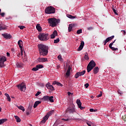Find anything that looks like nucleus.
I'll return each instance as SVG.
<instances>
[{
  "label": "nucleus",
  "instance_id": "54",
  "mask_svg": "<svg viewBox=\"0 0 126 126\" xmlns=\"http://www.w3.org/2000/svg\"><path fill=\"white\" fill-rule=\"evenodd\" d=\"M67 94H68V96H70V95H73V93H70V92H68L67 93Z\"/></svg>",
  "mask_w": 126,
  "mask_h": 126
},
{
  "label": "nucleus",
  "instance_id": "40",
  "mask_svg": "<svg viewBox=\"0 0 126 126\" xmlns=\"http://www.w3.org/2000/svg\"><path fill=\"white\" fill-rule=\"evenodd\" d=\"M60 42V38H57V39L54 40V44H57Z\"/></svg>",
  "mask_w": 126,
  "mask_h": 126
},
{
  "label": "nucleus",
  "instance_id": "2",
  "mask_svg": "<svg viewBox=\"0 0 126 126\" xmlns=\"http://www.w3.org/2000/svg\"><path fill=\"white\" fill-rule=\"evenodd\" d=\"M48 23L50 24L51 27H56L59 23H60L61 20L60 19H56V18H51L47 19Z\"/></svg>",
  "mask_w": 126,
  "mask_h": 126
},
{
  "label": "nucleus",
  "instance_id": "53",
  "mask_svg": "<svg viewBox=\"0 0 126 126\" xmlns=\"http://www.w3.org/2000/svg\"><path fill=\"white\" fill-rule=\"evenodd\" d=\"M79 109H80V110H84V109H85V107H83V106H80Z\"/></svg>",
  "mask_w": 126,
  "mask_h": 126
},
{
  "label": "nucleus",
  "instance_id": "7",
  "mask_svg": "<svg viewBox=\"0 0 126 126\" xmlns=\"http://www.w3.org/2000/svg\"><path fill=\"white\" fill-rule=\"evenodd\" d=\"M4 62H6V58L2 56L0 58V67H3Z\"/></svg>",
  "mask_w": 126,
  "mask_h": 126
},
{
  "label": "nucleus",
  "instance_id": "47",
  "mask_svg": "<svg viewBox=\"0 0 126 126\" xmlns=\"http://www.w3.org/2000/svg\"><path fill=\"white\" fill-rule=\"evenodd\" d=\"M93 29H94V28L93 27H92L88 28V30H89V31H90L91 30H93Z\"/></svg>",
  "mask_w": 126,
  "mask_h": 126
},
{
  "label": "nucleus",
  "instance_id": "18",
  "mask_svg": "<svg viewBox=\"0 0 126 126\" xmlns=\"http://www.w3.org/2000/svg\"><path fill=\"white\" fill-rule=\"evenodd\" d=\"M98 72H99V67L96 66L94 68L93 73H94V74H97Z\"/></svg>",
  "mask_w": 126,
  "mask_h": 126
},
{
  "label": "nucleus",
  "instance_id": "49",
  "mask_svg": "<svg viewBox=\"0 0 126 126\" xmlns=\"http://www.w3.org/2000/svg\"><path fill=\"white\" fill-rule=\"evenodd\" d=\"M0 15H1V16H2V17H4V15H5V13H0Z\"/></svg>",
  "mask_w": 126,
  "mask_h": 126
},
{
  "label": "nucleus",
  "instance_id": "14",
  "mask_svg": "<svg viewBox=\"0 0 126 126\" xmlns=\"http://www.w3.org/2000/svg\"><path fill=\"white\" fill-rule=\"evenodd\" d=\"M83 47H84V41H81L80 45L77 49V51L78 52L81 51V50H82V49H83Z\"/></svg>",
  "mask_w": 126,
  "mask_h": 126
},
{
  "label": "nucleus",
  "instance_id": "26",
  "mask_svg": "<svg viewBox=\"0 0 126 126\" xmlns=\"http://www.w3.org/2000/svg\"><path fill=\"white\" fill-rule=\"evenodd\" d=\"M55 110H52L50 111L46 115V116L49 118L50 117V116H52V114H53V113H54Z\"/></svg>",
  "mask_w": 126,
  "mask_h": 126
},
{
  "label": "nucleus",
  "instance_id": "60",
  "mask_svg": "<svg viewBox=\"0 0 126 126\" xmlns=\"http://www.w3.org/2000/svg\"><path fill=\"white\" fill-rule=\"evenodd\" d=\"M91 98H92V99H93V98H94V96H91Z\"/></svg>",
  "mask_w": 126,
  "mask_h": 126
},
{
  "label": "nucleus",
  "instance_id": "62",
  "mask_svg": "<svg viewBox=\"0 0 126 126\" xmlns=\"http://www.w3.org/2000/svg\"><path fill=\"white\" fill-rule=\"evenodd\" d=\"M0 95H1V92H0Z\"/></svg>",
  "mask_w": 126,
  "mask_h": 126
},
{
  "label": "nucleus",
  "instance_id": "29",
  "mask_svg": "<svg viewBox=\"0 0 126 126\" xmlns=\"http://www.w3.org/2000/svg\"><path fill=\"white\" fill-rule=\"evenodd\" d=\"M48 101H50L51 103H54V96H48Z\"/></svg>",
  "mask_w": 126,
  "mask_h": 126
},
{
  "label": "nucleus",
  "instance_id": "9",
  "mask_svg": "<svg viewBox=\"0 0 126 126\" xmlns=\"http://www.w3.org/2000/svg\"><path fill=\"white\" fill-rule=\"evenodd\" d=\"M85 72H86V71L84 70L82 72H78L76 73L75 75V78H78L79 76H81L82 75H84Z\"/></svg>",
  "mask_w": 126,
  "mask_h": 126
},
{
  "label": "nucleus",
  "instance_id": "58",
  "mask_svg": "<svg viewBox=\"0 0 126 126\" xmlns=\"http://www.w3.org/2000/svg\"><path fill=\"white\" fill-rule=\"evenodd\" d=\"M20 56H21L20 53H19L17 54V57H18L19 58H20Z\"/></svg>",
  "mask_w": 126,
  "mask_h": 126
},
{
  "label": "nucleus",
  "instance_id": "42",
  "mask_svg": "<svg viewBox=\"0 0 126 126\" xmlns=\"http://www.w3.org/2000/svg\"><path fill=\"white\" fill-rule=\"evenodd\" d=\"M82 33V30L80 29L77 31V34H81Z\"/></svg>",
  "mask_w": 126,
  "mask_h": 126
},
{
  "label": "nucleus",
  "instance_id": "19",
  "mask_svg": "<svg viewBox=\"0 0 126 126\" xmlns=\"http://www.w3.org/2000/svg\"><path fill=\"white\" fill-rule=\"evenodd\" d=\"M30 107H31V108H30ZM31 108H32V105L30 106V105H29V108L26 112V115L27 116H29V115H30V113H31Z\"/></svg>",
  "mask_w": 126,
  "mask_h": 126
},
{
  "label": "nucleus",
  "instance_id": "56",
  "mask_svg": "<svg viewBox=\"0 0 126 126\" xmlns=\"http://www.w3.org/2000/svg\"><path fill=\"white\" fill-rule=\"evenodd\" d=\"M6 55H7V57H9V56H10V53L7 52Z\"/></svg>",
  "mask_w": 126,
  "mask_h": 126
},
{
  "label": "nucleus",
  "instance_id": "38",
  "mask_svg": "<svg viewBox=\"0 0 126 126\" xmlns=\"http://www.w3.org/2000/svg\"><path fill=\"white\" fill-rule=\"evenodd\" d=\"M32 71H37V70H39V69H38V67L36 65L35 67L32 68Z\"/></svg>",
  "mask_w": 126,
  "mask_h": 126
},
{
  "label": "nucleus",
  "instance_id": "55",
  "mask_svg": "<svg viewBox=\"0 0 126 126\" xmlns=\"http://www.w3.org/2000/svg\"><path fill=\"white\" fill-rule=\"evenodd\" d=\"M87 125H88L89 126H91V122L87 123Z\"/></svg>",
  "mask_w": 126,
  "mask_h": 126
},
{
  "label": "nucleus",
  "instance_id": "25",
  "mask_svg": "<svg viewBox=\"0 0 126 126\" xmlns=\"http://www.w3.org/2000/svg\"><path fill=\"white\" fill-rule=\"evenodd\" d=\"M36 28L37 30L39 31V32H41V31H42V27H41L40 24L36 25Z\"/></svg>",
  "mask_w": 126,
  "mask_h": 126
},
{
  "label": "nucleus",
  "instance_id": "5",
  "mask_svg": "<svg viewBox=\"0 0 126 126\" xmlns=\"http://www.w3.org/2000/svg\"><path fill=\"white\" fill-rule=\"evenodd\" d=\"M45 13L47 14H52L53 13H56V9L52 6H48L46 8L45 10Z\"/></svg>",
  "mask_w": 126,
  "mask_h": 126
},
{
  "label": "nucleus",
  "instance_id": "34",
  "mask_svg": "<svg viewBox=\"0 0 126 126\" xmlns=\"http://www.w3.org/2000/svg\"><path fill=\"white\" fill-rule=\"evenodd\" d=\"M5 96L7 97V99L9 102H10L11 101V99L10 98V96H9V95L7 94H5Z\"/></svg>",
  "mask_w": 126,
  "mask_h": 126
},
{
  "label": "nucleus",
  "instance_id": "16",
  "mask_svg": "<svg viewBox=\"0 0 126 126\" xmlns=\"http://www.w3.org/2000/svg\"><path fill=\"white\" fill-rule=\"evenodd\" d=\"M2 36L5 38V39H10L11 38V35L8 33H3Z\"/></svg>",
  "mask_w": 126,
  "mask_h": 126
},
{
  "label": "nucleus",
  "instance_id": "28",
  "mask_svg": "<svg viewBox=\"0 0 126 126\" xmlns=\"http://www.w3.org/2000/svg\"><path fill=\"white\" fill-rule=\"evenodd\" d=\"M15 119L16 120L17 123H20L21 122V119H20V118L17 116H14Z\"/></svg>",
  "mask_w": 126,
  "mask_h": 126
},
{
  "label": "nucleus",
  "instance_id": "48",
  "mask_svg": "<svg viewBox=\"0 0 126 126\" xmlns=\"http://www.w3.org/2000/svg\"><path fill=\"white\" fill-rule=\"evenodd\" d=\"M41 94V92H37V93L35 94V96H36V97L39 96V95Z\"/></svg>",
  "mask_w": 126,
  "mask_h": 126
},
{
  "label": "nucleus",
  "instance_id": "64",
  "mask_svg": "<svg viewBox=\"0 0 126 126\" xmlns=\"http://www.w3.org/2000/svg\"><path fill=\"white\" fill-rule=\"evenodd\" d=\"M107 0V1H109V0Z\"/></svg>",
  "mask_w": 126,
  "mask_h": 126
},
{
  "label": "nucleus",
  "instance_id": "23",
  "mask_svg": "<svg viewBox=\"0 0 126 126\" xmlns=\"http://www.w3.org/2000/svg\"><path fill=\"white\" fill-rule=\"evenodd\" d=\"M23 43V42H22V40H19L18 41V45H19V48H20V49L21 50H22V44Z\"/></svg>",
  "mask_w": 126,
  "mask_h": 126
},
{
  "label": "nucleus",
  "instance_id": "24",
  "mask_svg": "<svg viewBox=\"0 0 126 126\" xmlns=\"http://www.w3.org/2000/svg\"><path fill=\"white\" fill-rule=\"evenodd\" d=\"M39 104H41V101L37 100L34 102L33 108L35 109V108H37V106L39 105Z\"/></svg>",
  "mask_w": 126,
  "mask_h": 126
},
{
  "label": "nucleus",
  "instance_id": "20",
  "mask_svg": "<svg viewBox=\"0 0 126 126\" xmlns=\"http://www.w3.org/2000/svg\"><path fill=\"white\" fill-rule=\"evenodd\" d=\"M6 26L5 25L0 24V31H1V30H6Z\"/></svg>",
  "mask_w": 126,
  "mask_h": 126
},
{
  "label": "nucleus",
  "instance_id": "51",
  "mask_svg": "<svg viewBox=\"0 0 126 126\" xmlns=\"http://www.w3.org/2000/svg\"><path fill=\"white\" fill-rule=\"evenodd\" d=\"M122 119H123V120H124V121H126V115L123 116Z\"/></svg>",
  "mask_w": 126,
  "mask_h": 126
},
{
  "label": "nucleus",
  "instance_id": "41",
  "mask_svg": "<svg viewBox=\"0 0 126 126\" xmlns=\"http://www.w3.org/2000/svg\"><path fill=\"white\" fill-rule=\"evenodd\" d=\"M102 95H103V92H100V94L97 95V97L100 98V97H101Z\"/></svg>",
  "mask_w": 126,
  "mask_h": 126
},
{
  "label": "nucleus",
  "instance_id": "1",
  "mask_svg": "<svg viewBox=\"0 0 126 126\" xmlns=\"http://www.w3.org/2000/svg\"><path fill=\"white\" fill-rule=\"evenodd\" d=\"M38 52L40 56H43L45 57L48 56V53H49V47L44 44H38Z\"/></svg>",
  "mask_w": 126,
  "mask_h": 126
},
{
  "label": "nucleus",
  "instance_id": "37",
  "mask_svg": "<svg viewBox=\"0 0 126 126\" xmlns=\"http://www.w3.org/2000/svg\"><path fill=\"white\" fill-rule=\"evenodd\" d=\"M68 32H71V30H72V25H69V27L68 29Z\"/></svg>",
  "mask_w": 126,
  "mask_h": 126
},
{
  "label": "nucleus",
  "instance_id": "4",
  "mask_svg": "<svg viewBox=\"0 0 126 126\" xmlns=\"http://www.w3.org/2000/svg\"><path fill=\"white\" fill-rule=\"evenodd\" d=\"M95 66H96V63L94 62V60L91 61L87 67V72H89L91 70H92Z\"/></svg>",
  "mask_w": 126,
  "mask_h": 126
},
{
  "label": "nucleus",
  "instance_id": "22",
  "mask_svg": "<svg viewBox=\"0 0 126 126\" xmlns=\"http://www.w3.org/2000/svg\"><path fill=\"white\" fill-rule=\"evenodd\" d=\"M70 69H71V67H70V66H69L66 73V75L67 76H69V74H70Z\"/></svg>",
  "mask_w": 126,
  "mask_h": 126
},
{
  "label": "nucleus",
  "instance_id": "31",
  "mask_svg": "<svg viewBox=\"0 0 126 126\" xmlns=\"http://www.w3.org/2000/svg\"><path fill=\"white\" fill-rule=\"evenodd\" d=\"M42 100H43V101H49V96H44L42 98Z\"/></svg>",
  "mask_w": 126,
  "mask_h": 126
},
{
  "label": "nucleus",
  "instance_id": "15",
  "mask_svg": "<svg viewBox=\"0 0 126 126\" xmlns=\"http://www.w3.org/2000/svg\"><path fill=\"white\" fill-rule=\"evenodd\" d=\"M56 36H58V32L55 30L53 33L51 35V39H55Z\"/></svg>",
  "mask_w": 126,
  "mask_h": 126
},
{
  "label": "nucleus",
  "instance_id": "59",
  "mask_svg": "<svg viewBox=\"0 0 126 126\" xmlns=\"http://www.w3.org/2000/svg\"><path fill=\"white\" fill-rule=\"evenodd\" d=\"M21 55L23 56V51H22V49H21Z\"/></svg>",
  "mask_w": 126,
  "mask_h": 126
},
{
  "label": "nucleus",
  "instance_id": "44",
  "mask_svg": "<svg viewBox=\"0 0 126 126\" xmlns=\"http://www.w3.org/2000/svg\"><path fill=\"white\" fill-rule=\"evenodd\" d=\"M18 28H20L21 30H23L24 28H25V27L24 26H19Z\"/></svg>",
  "mask_w": 126,
  "mask_h": 126
},
{
  "label": "nucleus",
  "instance_id": "57",
  "mask_svg": "<svg viewBox=\"0 0 126 126\" xmlns=\"http://www.w3.org/2000/svg\"><path fill=\"white\" fill-rule=\"evenodd\" d=\"M121 32H124V35H126V31H121Z\"/></svg>",
  "mask_w": 126,
  "mask_h": 126
},
{
  "label": "nucleus",
  "instance_id": "3",
  "mask_svg": "<svg viewBox=\"0 0 126 126\" xmlns=\"http://www.w3.org/2000/svg\"><path fill=\"white\" fill-rule=\"evenodd\" d=\"M38 38L40 41H42L43 42L44 41H48V39L50 38L48 33H40L38 36Z\"/></svg>",
  "mask_w": 126,
  "mask_h": 126
},
{
  "label": "nucleus",
  "instance_id": "63",
  "mask_svg": "<svg viewBox=\"0 0 126 126\" xmlns=\"http://www.w3.org/2000/svg\"><path fill=\"white\" fill-rule=\"evenodd\" d=\"M14 49H12V51H13Z\"/></svg>",
  "mask_w": 126,
  "mask_h": 126
},
{
  "label": "nucleus",
  "instance_id": "6",
  "mask_svg": "<svg viewBox=\"0 0 126 126\" xmlns=\"http://www.w3.org/2000/svg\"><path fill=\"white\" fill-rule=\"evenodd\" d=\"M17 86L18 89H20L21 91H23V92H25V90H26V86L25 85H24L23 83L19 85H18Z\"/></svg>",
  "mask_w": 126,
  "mask_h": 126
},
{
  "label": "nucleus",
  "instance_id": "45",
  "mask_svg": "<svg viewBox=\"0 0 126 126\" xmlns=\"http://www.w3.org/2000/svg\"><path fill=\"white\" fill-rule=\"evenodd\" d=\"M90 111H91V112H96L97 109L94 110V109H93V108H91L90 109Z\"/></svg>",
  "mask_w": 126,
  "mask_h": 126
},
{
  "label": "nucleus",
  "instance_id": "30",
  "mask_svg": "<svg viewBox=\"0 0 126 126\" xmlns=\"http://www.w3.org/2000/svg\"><path fill=\"white\" fill-rule=\"evenodd\" d=\"M23 64L22 63H16V67H18V68H19L20 67H22Z\"/></svg>",
  "mask_w": 126,
  "mask_h": 126
},
{
  "label": "nucleus",
  "instance_id": "33",
  "mask_svg": "<svg viewBox=\"0 0 126 126\" xmlns=\"http://www.w3.org/2000/svg\"><path fill=\"white\" fill-rule=\"evenodd\" d=\"M17 108H18L19 110H21V111H23V112H24L25 111V109L24 108V107H23L22 105L17 106Z\"/></svg>",
  "mask_w": 126,
  "mask_h": 126
},
{
  "label": "nucleus",
  "instance_id": "46",
  "mask_svg": "<svg viewBox=\"0 0 126 126\" xmlns=\"http://www.w3.org/2000/svg\"><path fill=\"white\" fill-rule=\"evenodd\" d=\"M58 59L59 60V61H62V55H60L58 56Z\"/></svg>",
  "mask_w": 126,
  "mask_h": 126
},
{
  "label": "nucleus",
  "instance_id": "27",
  "mask_svg": "<svg viewBox=\"0 0 126 126\" xmlns=\"http://www.w3.org/2000/svg\"><path fill=\"white\" fill-rule=\"evenodd\" d=\"M76 103L78 105V108L81 106V105H82V103H81V101H80V99H77L76 100Z\"/></svg>",
  "mask_w": 126,
  "mask_h": 126
},
{
  "label": "nucleus",
  "instance_id": "39",
  "mask_svg": "<svg viewBox=\"0 0 126 126\" xmlns=\"http://www.w3.org/2000/svg\"><path fill=\"white\" fill-rule=\"evenodd\" d=\"M87 53H86L85 56H84V58L85 59H86L87 61H88V60H89V57H88V56L87 55Z\"/></svg>",
  "mask_w": 126,
  "mask_h": 126
},
{
  "label": "nucleus",
  "instance_id": "50",
  "mask_svg": "<svg viewBox=\"0 0 126 126\" xmlns=\"http://www.w3.org/2000/svg\"><path fill=\"white\" fill-rule=\"evenodd\" d=\"M62 120H63V121H65L66 122H67V121H70V120H71V119H69V118H68V119H62Z\"/></svg>",
  "mask_w": 126,
  "mask_h": 126
},
{
  "label": "nucleus",
  "instance_id": "35",
  "mask_svg": "<svg viewBox=\"0 0 126 126\" xmlns=\"http://www.w3.org/2000/svg\"><path fill=\"white\" fill-rule=\"evenodd\" d=\"M7 121V119H3L0 120V125H2L3 123H5V122H6Z\"/></svg>",
  "mask_w": 126,
  "mask_h": 126
},
{
  "label": "nucleus",
  "instance_id": "8",
  "mask_svg": "<svg viewBox=\"0 0 126 126\" xmlns=\"http://www.w3.org/2000/svg\"><path fill=\"white\" fill-rule=\"evenodd\" d=\"M75 108L74 107L72 106L71 107H69L67 108L66 110V113H69V114H72L73 113H75Z\"/></svg>",
  "mask_w": 126,
  "mask_h": 126
},
{
  "label": "nucleus",
  "instance_id": "32",
  "mask_svg": "<svg viewBox=\"0 0 126 126\" xmlns=\"http://www.w3.org/2000/svg\"><path fill=\"white\" fill-rule=\"evenodd\" d=\"M66 16L68 17V18H70V19H74V18H75V16H73L69 14H67Z\"/></svg>",
  "mask_w": 126,
  "mask_h": 126
},
{
  "label": "nucleus",
  "instance_id": "52",
  "mask_svg": "<svg viewBox=\"0 0 126 126\" xmlns=\"http://www.w3.org/2000/svg\"><path fill=\"white\" fill-rule=\"evenodd\" d=\"M85 87H86V88H88V87H89V84L87 83L85 84Z\"/></svg>",
  "mask_w": 126,
  "mask_h": 126
},
{
  "label": "nucleus",
  "instance_id": "13",
  "mask_svg": "<svg viewBox=\"0 0 126 126\" xmlns=\"http://www.w3.org/2000/svg\"><path fill=\"white\" fill-rule=\"evenodd\" d=\"M116 42V40H115L112 43H111L109 44V48L112 50V51H117V50H118V49L117 48H115V47H113L112 46L114 44V43H115Z\"/></svg>",
  "mask_w": 126,
  "mask_h": 126
},
{
  "label": "nucleus",
  "instance_id": "12",
  "mask_svg": "<svg viewBox=\"0 0 126 126\" xmlns=\"http://www.w3.org/2000/svg\"><path fill=\"white\" fill-rule=\"evenodd\" d=\"M46 87L48 89H50L52 91H55V88L52 85L50 84V83H48L46 85Z\"/></svg>",
  "mask_w": 126,
  "mask_h": 126
},
{
  "label": "nucleus",
  "instance_id": "61",
  "mask_svg": "<svg viewBox=\"0 0 126 126\" xmlns=\"http://www.w3.org/2000/svg\"><path fill=\"white\" fill-rule=\"evenodd\" d=\"M0 112H1V108L0 107Z\"/></svg>",
  "mask_w": 126,
  "mask_h": 126
},
{
  "label": "nucleus",
  "instance_id": "10",
  "mask_svg": "<svg viewBox=\"0 0 126 126\" xmlns=\"http://www.w3.org/2000/svg\"><path fill=\"white\" fill-rule=\"evenodd\" d=\"M37 62L38 63H45V62H48V59L39 57L37 59Z\"/></svg>",
  "mask_w": 126,
  "mask_h": 126
},
{
  "label": "nucleus",
  "instance_id": "21",
  "mask_svg": "<svg viewBox=\"0 0 126 126\" xmlns=\"http://www.w3.org/2000/svg\"><path fill=\"white\" fill-rule=\"evenodd\" d=\"M48 119H49V117H48L46 115L43 118V120L41 121V124H45V123H46V121H47Z\"/></svg>",
  "mask_w": 126,
  "mask_h": 126
},
{
  "label": "nucleus",
  "instance_id": "17",
  "mask_svg": "<svg viewBox=\"0 0 126 126\" xmlns=\"http://www.w3.org/2000/svg\"><path fill=\"white\" fill-rule=\"evenodd\" d=\"M53 85H58V86H61V87H63V84H61V83L57 81H54L53 83Z\"/></svg>",
  "mask_w": 126,
  "mask_h": 126
},
{
  "label": "nucleus",
  "instance_id": "43",
  "mask_svg": "<svg viewBox=\"0 0 126 126\" xmlns=\"http://www.w3.org/2000/svg\"><path fill=\"white\" fill-rule=\"evenodd\" d=\"M112 10H113L114 13H115V14H116V15H118V13H117V10H116V9L112 8Z\"/></svg>",
  "mask_w": 126,
  "mask_h": 126
},
{
  "label": "nucleus",
  "instance_id": "36",
  "mask_svg": "<svg viewBox=\"0 0 126 126\" xmlns=\"http://www.w3.org/2000/svg\"><path fill=\"white\" fill-rule=\"evenodd\" d=\"M36 66H37L38 69H40L43 68V67H44V66L42 64H37V65H36Z\"/></svg>",
  "mask_w": 126,
  "mask_h": 126
},
{
  "label": "nucleus",
  "instance_id": "11",
  "mask_svg": "<svg viewBox=\"0 0 126 126\" xmlns=\"http://www.w3.org/2000/svg\"><path fill=\"white\" fill-rule=\"evenodd\" d=\"M114 38H115L114 35H112L110 37H107L106 39V40L104 41V46H105L106 44H107L108 43V42H109V41H111V40H112V39H114Z\"/></svg>",
  "mask_w": 126,
  "mask_h": 126
}]
</instances>
